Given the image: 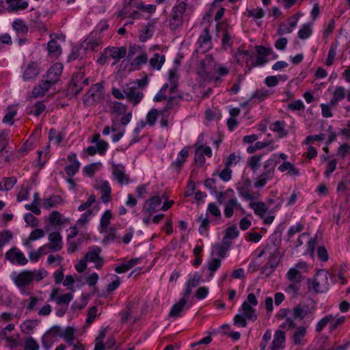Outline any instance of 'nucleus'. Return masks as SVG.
I'll return each instance as SVG.
<instances>
[{"label":"nucleus","mask_w":350,"mask_h":350,"mask_svg":"<svg viewBox=\"0 0 350 350\" xmlns=\"http://www.w3.org/2000/svg\"><path fill=\"white\" fill-rule=\"evenodd\" d=\"M16 178L12 176L4 178L0 183V191H9L12 189L16 183Z\"/></svg>","instance_id":"c756f323"},{"label":"nucleus","mask_w":350,"mask_h":350,"mask_svg":"<svg viewBox=\"0 0 350 350\" xmlns=\"http://www.w3.org/2000/svg\"><path fill=\"white\" fill-rule=\"evenodd\" d=\"M237 191L239 194L247 200H254L256 199L254 194L250 192L249 188L241 186L237 188Z\"/></svg>","instance_id":"de8ad7c7"},{"label":"nucleus","mask_w":350,"mask_h":350,"mask_svg":"<svg viewBox=\"0 0 350 350\" xmlns=\"http://www.w3.org/2000/svg\"><path fill=\"white\" fill-rule=\"evenodd\" d=\"M40 73V66L36 62H31L23 66V79L25 81L35 80Z\"/></svg>","instance_id":"39448f33"},{"label":"nucleus","mask_w":350,"mask_h":350,"mask_svg":"<svg viewBox=\"0 0 350 350\" xmlns=\"http://www.w3.org/2000/svg\"><path fill=\"white\" fill-rule=\"evenodd\" d=\"M269 95V91L267 90H256L250 98L252 99H257L258 102H261L265 100Z\"/></svg>","instance_id":"13d9d810"},{"label":"nucleus","mask_w":350,"mask_h":350,"mask_svg":"<svg viewBox=\"0 0 350 350\" xmlns=\"http://www.w3.org/2000/svg\"><path fill=\"white\" fill-rule=\"evenodd\" d=\"M126 105L120 102H115L111 108L112 111L118 116L123 115L126 112Z\"/></svg>","instance_id":"6e6d98bb"},{"label":"nucleus","mask_w":350,"mask_h":350,"mask_svg":"<svg viewBox=\"0 0 350 350\" xmlns=\"http://www.w3.org/2000/svg\"><path fill=\"white\" fill-rule=\"evenodd\" d=\"M312 33V28L310 24H304L298 31V36L299 38L304 40L309 38Z\"/></svg>","instance_id":"c03bdc74"},{"label":"nucleus","mask_w":350,"mask_h":350,"mask_svg":"<svg viewBox=\"0 0 350 350\" xmlns=\"http://www.w3.org/2000/svg\"><path fill=\"white\" fill-rule=\"evenodd\" d=\"M134 6L144 12L148 13H153L156 10V6L154 5H144L142 1L136 2Z\"/></svg>","instance_id":"5fc2aeb1"},{"label":"nucleus","mask_w":350,"mask_h":350,"mask_svg":"<svg viewBox=\"0 0 350 350\" xmlns=\"http://www.w3.org/2000/svg\"><path fill=\"white\" fill-rule=\"evenodd\" d=\"M239 206L236 199H230L226 203L224 209V215L226 217H230L234 213V208H237Z\"/></svg>","instance_id":"7c9ffc66"},{"label":"nucleus","mask_w":350,"mask_h":350,"mask_svg":"<svg viewBox=\"0 0 350 350\" xmlns=\"http://www.w3.org/2000/svg\"><path fill=\"white\" fill-rule=\"evenodd\" d=\"M79 167H80V163L75 162V163H71L70 165H67L65 167V172L68 176H72L78 172Z\"/></svg>","instance_id":"680f3d73"},{"label":"nucleus","mask_w":350,"mask_h":350,"mask_svg":"<svg viewBox=\"0 0 350 350\" xmlns=\"http://www.w3.org/2000/svg\"><path fill=\"white\" fill-rule=\"evenodd\" d=\"M113 175L118 183L121 185L129 183V176L125 174L123 167L113 165Z\"/></svg>","instance_id":"dca6fc26"},{"label":"nucleus","mask_w":350,"mask_h":350,"mask_svg":"<svg viewBox=\"0 0 350 350\" xmlns=\"http://www.w3.org/2000/svg\"><path fill=\"white\" fill-rule=\"evenodd\" d=\"M187 3L184 1L177 2L173 7L171 12L169 26L171 30L175 31L182 27L183 24V16L186 12Z\"/></svg>","instance_id":"f257e3e1"},{"label":"nucleus","mask_w":350,"mask_h":350,"mask_svg":"<svg viewBox=\"0 0 350 350\" xmlns=\"http://www.w3.org/2000/svg\"><path fill=\"white\" fill-rule=\"evenodd\" d=\"M47 50L50 55L57 57L62 53V48L57 42L51 39L47 44Z\"/></svg>","instance_id":"393cba45"},{"label":"nucleus","mask_w":350,"mask_h":350,"mask_svg":"<svg viewBox=\"0 0 350 350\" xmlns=\"http://www.w3.org/2000/svg\"><path fill=\"white\" fill-rule=\"evenodd\" d=\"M274 174V166H272L268 170H265V172H262L259 177V179L254 183V186L256 187H264L267 182L269 180H271Z\"/></svg>","instance_id":"6ab92c4d"},{"label":"nucleus","mask_w":350,"mask_h":350,"mask_svg":"<svg viewBox=\"0 0 350 350\" xmlns=\"http://www.w3.org/2000/svg\"><path fill=\"white\" fill-rule=\"evenodd\" d=\"M271 129L279 134L280 137L286 136L288 132L284 129V123L281 121H276L270 126Z\"/></svg>","instance_id":"72a5a7b5"},{"label":"nucleus","mask_w":350,"mask_h":350,"mask_svg":"<svg viewBox=\"0 0 350 350\" xmlns=\"http://www.w3.org/2000/svg\"><path fill=\"white\" fill-rule=\"evenodd\" d=\"M63 70V66L60 63H55L47 71L46 78L54 85L59 81Z\"/></svg>","instance_id":"9b49d317"},{"label":"nucleus","mask_w":350,"mask_h":350,"mask_svg":"<svg viewBox=\"0 0 350 350\" xmlns=\"http://www.w3.org/2000/svg\"><path fill=\"white\" fill-rule=\"evenodd\" d=\"M25 350H38L39 345L34 338L29 337L25 341Z\"/></svg>","instance_id":"69168bd1"},{"label":"nucleus","mask_w":350,"mask_h":350,"mask_svg":"<svg viewBox=\"0 0 350 350\" xmlns=\"http://www.w3.org/2000/svg\"><path fill=\"white\" fill-rule=\"evenodd\" d=\"M201 275L196 273L193 277L187 282V286L183 293L185 297H189L192 292V288L196 287L200 284Z\"/></svg>","instance_id":"aec40b11"},{"label":"nucleus","mask_w":350,"mask_h":350,"mask_svg":"<svg viewBox=\"0 0 350 350\" xmlns=\"http://www.w3.org/2000/svg\"><path fill=\"white\" fill-rule=\"evenodd\" d=\"M98 189H100L101 193L100 199L103 202L107 203L111 200V189L109 183L107 180H102L100 183Z\"/></svg>","instance_id":"f3484780"},{"label":"nucleus","mask_w":350,"mask_h":350,"mask_svg":"<svg viewBox=\"0 0 350 350\" xmlns=\"http://www.w3.org/2000/svg\"><path fill=\"white\" fill-rule=\"evenodd\" d=\"M189 156V152L186 149L181 150L178 155L176 160L173 162L172 165L176 167H181L183 163L186 161V159Z\"/></svg>","instance_id":"a19ab883"},{"label":"nucleus","mask_w":350,"mask_h":350,"mask_svg":"<svg viewBox=\"0 0 350 350\" xmlns=\"http://www.w3.org/2000/svg\"><path fill=\"white\" fill-rule=\"evenodd\" d=\"M8 5V10L10 12L25 10L28 7L27 1H21V0H6Z\"/></svg>","instance_id":"b1692460"},{"label":"nucleus","mask_w":350,"mask_h":350,"mask_svg":"<svg viewBox=\"0 0 350 350\" xmlns=\"http://www.w3.org/2000/svg\"><path fill=\"white\" fill-rule=\"evenodd\" d=\"M181 96H170L166 103L164 110L163 113H165L166 111L173 109L174 107L178 106L179 105L180 99H181Z\"/></svg>","instance_id":"49530a36"},{"label":"nucleus","mask_w":350,"mask_h":350,"mask_svg":"<svg viewBox=\"0 0 350 350\" xmlns=\"http://www.w3.org/2000/svg\"><path fill=\"white\" fill-rule=\"evenodd\" d=\"M165 61V57L164 55H160L158 53H154L153 57L149 60L150 65L152 68L160 70L163 66Z\"/></svg>","instance_id":"a878e982"},{"label":"nucleus","mask_w":350,"mask_h":350,"mask_svg":"<svg viewBox=\"0 0 350 350\" xmlns=\"http://www.w3.org/2000/svg\"><path fill=\"white\" fill-rule=\"evenodd\" d=\"M72 297V293H66L58 296L55 300L58 305H66L65 306H68Z\"/></svg>","instance_id":"3c124183"},{"label":"nucleus","mask_w":350,"mask_h":350,"mask_svg":"<svg viewBox=\"0 0 350 350\" xmlns=\"http://www.w3.org/2000/svg\"><path fill=\"white\" fill-rule=\"evenodd\" d=\"M333 316L332 314H329L323 318L321 321H319L316 327V332H321V330L330 322L331 320L333 319Z\"/></svg>","instance_id":"bf43d9fd"},{"label":"nucleus","mask_w":350,"mask_h":350,"mask_svg":"<svg viewBox=\"0 0 350 350\" xmlns=\"http://www.w3.org/2000/svg\"><path fill=\"white\" fill-rule=\"evenodd\" d=\"M83 79V74L77 73L74 75L70 81L67 90L66 95L73 96L77 95L83 89L81 80Z\"/></svg>","instance_id":"423d86ee"},{"label":"nucleus","mask_w":350,"mask_h":350,"mask_svg":"<svg viewBox=\"0 0 350 350\" xmlns=\"http://www.w3.org/2000/svg\"><path fill=\"white\" fill-rule=\"evenodd\" d=\"M154 30V25L153 23H150L146 25L143 33L139 36V39L142 42H146L148 39L152 37Z\"/></svg>","instance_id":"473e14b6"},{"label":"nucleus","mask_w":350,"mask_h":350,"mask_svg":"<svg viewBox=\"0 0 350 350\" xmlns=\"http://www.w3.org/2000/svg\"><path fill=\"white\" fill-rule=\"evenodd\" d=\"M187 297H185L184 294H183V297L179 301L173 305L168 314L170 317L176 318L181 316L182 312L187 303Z\"/></svg>","instance_id":"2eb2a0df"},{"label":"nucleus","mask_w":350,"mask_h":350,"mask_svg":"<svg viewBox=\"0 0 350 350\" xmlns=\"http://www.w3.org/2000/svg\"><path fill=\"white\" fill-rule=\"evenodd\" d=\"M133 61L131 62L132 66H141L142 64H145L148 61V56L146 52L144 51L137 55L135 58L132 59Z\"/></svg>","instance_id":"a18cd8bd"},{"label":"nucleus","mask_w":350,"mask_h":350,"mask_svg":"<svg viewBox=\"0 0 350 350\" xmlns=\"http://www.w3.org/2000/svg\"><path fill=\"white\" fill-rule=\"evenodd\" d=\"M316 309L314 304L311 307L306 305H298L293 309L294 319H304L308 314H312Z\"/></svg>","instance_id":"9d476101"},{"label":"nucleus","mask_w":350,"mask_h":350,"mask_svg":"<svg viewBox=\"0 0 350 350\" xmlns=\"http://www.w3.org/2000/svg\"><path fill=\"white\" fill-rule=\"evenodd\" d=\"M197 220L201 223L198 229L199 232L202 234L207 232L209 226V220L207 215H206L205 217H204L202 214L198 217Z\"/></svg>","instance_id":"58836bf2"},{"label":"nucleus","mask_w":350,"mask_h":350,"mask_svg":"<svg viewBox=\"0 0 350 350\" xmlns=\"http://www.w3.org/2000/svg\"><path fill=\"white\" fill-rule=\"evenodd\" d=\"M100 165L101 164L100 163L90 164L83 167V172L89 176L92 177Z\"/></svg>","instance_id":"338daca9"},{"label":"nucleus","mask_w":350,"mask_h":350,"mask_svg":"<svg viewBox=\"0 0 350 350\" xmlns=\"http://www.w3.org/2000/svg\"><path fill=\"white\" fill-rule=\"evenodd\" d=\"M286 278L291 282L300 284L303 279V275L297 269L291 268L287 272Z\"/></svg>","instance_id":"cd10ccee"},{"label":"nucleus","mask_w":350,"mask_h":350,"mask_svg":"<svg viewBox=\"0 0 350 350\" xmlns=\"http://www.w3.org/2000/svg\"><path fill=\"white\" fill-rule=\"evenodd\" d=\"M306 334V329L303 326L299 327L293 334V342L296 345H299L301 342V340Z\"/></svg>","instance_id":"f704fd0d"},{"label":"nucleus","mask_w":350,"mask_h":350,"mask_svg":"<svg viewBox=\"0 0 350 350\" xmlns=\"http://www.w3.org/2000/svg\"><path fill=\"white\" fill-rule=\"evenodd\" d=\"M280 258L281 256L280 255L279 250L278 249H277L274 252H273L270 255L267 261L268 265H271V267H275L276 269V267L280 263Z\"/></svg>","instance_id":"37998d69"},{"label":"nucleus","mask_w":350,"mask_h":350,"mask_svg":"<svg viewBox=\"0 0 350 350\" xmlns=\"http://www.w3.org/2000/svg\"><path fill=\"white\" fill-rule=\"evenodd\" d=\"M143 51L142 47L137 45L133 44L129 46V53L127 55V59L131 61L134 57L135 55H139L140 53Z\"/></svg>","instance_id":"8fccbe9b"},{"label":"nucleus","mask_w":350,"mask_h":350,"mask_svg":"<svg viewBox=\"0 0 350 350\" xmlns=\"http://www.w3.org/2000/svg\"><path fill=\"white\" fill-rule=\"evenodd\" d=\"M44 236V231L42 229H36L33 230L29 236L27 241L25 243V245L31 246L29 241H35L38 239L42 238Z\"/></svg>","instance_id":"ea45409f"},{"label":"nucleus","mask_w":350,"mask_h":350,"mask_svg":"<svg viewBox=\"0 0 350 350\" xmlns=\"http://www.w3.org/2000/svg\"><path fill=\"white\" fill-rule=\"evenodd\" d=\"M113 278V280L107 285V292L108 293H111L114 291L120 284V279L118 275H114Z\"/></svg>","instance_id":"774afa93"},{"label":"nucleus","mask_w":350,"mask_h":350,"mask_svg":"<svg viewBox=\"0 0 350 350\" xmlns=\"http://www.w3.org/2000/svg\"><path fill=\"white\" fill-rule=\"evenodd\" d=\"M312 287L317 293H322L328 289L327 273L319 271L316 273L312 282Z\"/></svg>","instance_id":"7ed1b4c3"},{"label":"nucleus","mask_w":350,"mask_h":350,"mask_svg":"<svg viewBox=\"0 0 350 350\" xmlns=\"http://www.w3.org/2000/svg\"><path fill=\"white\" fill-rule=\"evenodd\" d=\"M49 221L52 226H62L67 224L69 220L67 218L62 217L59 212L53 211L49 216Z\"/></svg>","instance_id":"a211bd4d"},{"label":"nucleus","mask_w":350,"mask_h":350,"mask_svg":"<svg viewBox=\"0 0 350 350\" xmlns=\"http://www.w3.org/2000/svg\"><path fill=\"white\" fill-rule=\"evenodd\" d=\"M100 252L101 249L99 247H94L92 250L85 254V260L96 263V267L100 268L103 264V259L99 256Z\"/></svg>","instance_id":"ddd939ff"},{"label":"nucleus","mask_w":350,"mask_h":350,"mask_svg":"<svg viewBox=\"0 0 350 350\" xmlns=\"http://www.w3.org/2000/svg\"><path fill=\"white\" fill-rule=\"evenodd\" d=\"M285 341V333L281 330H277L271 344V350H279L282 348V343Z\"/></svg>","instance_id":"4be33fe9"},{"label":"nucleus","mask_w":350,"mask_h":350,"mask_svg":"<svg viewBox=\"0 0 350 350\" xmlns=\"http://www.w3.org/2000/svg\"><path fill=\"white\" fill-rule=\"evenodd\" d=\"M75 329L72 327H67L65 331H62L61 337L69 345H73Z\"/></svg>","instance_id":"c9c22d12"},{"label":"nucleus","mask_w":350,"mask_h":350,"mask_svg":"<svg viewBox=\"0 0 350 350\" xmlns=\"http://www.w3.org/2000/svg\"><path fill=\"white\" fill-rule=\"evenodd\" d=\"M12 233L8 230H4L0 233V243L2 247L12 239Z\"/></svg>","instance_id":"864d4df0"},{"label":"nucleus","mask_w":350,"mask_h":350,"mask_svg":"<svg viewBox=\"0 0 350 350\" xmlns=\"http://www.w3.org/2000/svg\"><path fill=\"white\" fill-rule=\"evenodd\" d=\"M211 39L212 38L210 35L209 28L206 27L199 37L198 44H200V46L202 47L203 46L211 43Z\"/></svg>","instance_id":"4c0bfd02"},{"label":"nucleus","mask_w":350,"mask_h":350,"mask_svg":"<svg viewBox=\"0 0 350 350\" xmlns=\"http://www.w3.org/2000/svg\"><path fill=\"white\" fill-rule=\"evenodd\" d=\"M212 62L211 57H206L202 62L201 67L198 70V73L201 75L205 79L213 80L214 79L212 76L211 72L206 67V65Z\"/></svg>","instance_id":"412c9836"},{"label":"nucleus","mask_w":350,"mask_h":350,"mask_svg":"<svg viewBox=\"0 0 350 350\" xmlns=\"http://www.w3.org/2000/svg\"><path fill=\"white\" fill-rule=\"evenodd\" d=\"M35 272L31 271H23L18 274L14 273L12 278L15 284L19 287L28 286L34 279Z\"/></svg>","instance_id":"20e7f679"},{"label":"nucleus","mask_w":350,"mask_h":350,"mask_svg":"<svg viewBox=\"0 0 350 350\" xmlns=\"http://www.w3.org/2000/svg\"><path fill=\"white\" fill-rule=\"evenodd\" d=\"M85 49L90 51H95L99 46L100 42L98 40L93 39L92 38H88L85 41Z\"/></svg>","instance_id":"e2e57ef3"},{"label":"nucleus","mask_w":350,"mask_h":350,"mask_svg":"<svg viewBox=\"0 0 350 350\" xmlns=\"http://www.w3.org/2000/svg\"><path fill=\"white\" fill-rule=\"evenodd\" d=\"M13 29L18 33L25 34L28 31V27L22 19H16L12 23Z\"/></svg>","instance_id":"2f4dec72"},{"label":"nucleus","mask_w":350,"mask_h":350,"mask_svg":"<svg viewBox=\"0 0 350 350\" xmlns=\"http://www.w3.org/2000/svg\"><path fill=\"white\" fill-rule=\"evenodd\" d=\"M127 50L125 46L121 47H107L105 49V53L109 58L114 59L113 65L116 64L120 59L124 58L126 55Z\"/></svg>","instance_id":"0eeeda50"},{"label":"nucleus","mask_w":350,"mask_h":350,"mask_svg":"<svg viewBox=\"0 0 350 350\" xmlns=\"http://www.w3.org/2000/svg\"><path fill=\"white\" fill-rule=\"evenodd\" d=\"M241 309L243 310V315L249 321H256L257 316L255 314L254 309L247 302L244 301L242 304Z\"/></svg>","instance_id":"5701e85b"},{"label":"nucleus","mask_w":350,"mask_h":350,"mask_svg":"<svg viewBox=\"0 0 350 350\" xmlns=\"http://www.w3.org/2000/svg\"><path fill=\"white\" fill-rule=\"evenodd\" d=\"M5 258L10 260L12 263L15 261L18 265H25L27 263L28 260L24 256V254L18 251L16 248H12L5 253Z\"/></svg>","instance_id":"1a4fd4ad"},{"label":"nucleus","mask_w":350,"mask_h":350,"mask_svg":"<svg viewBox=\"0 0 350 350\" xmlns=\"http://www.w3.org/2000/svg\"><path fill=\"white\" fill-rule=\"evenodd\" d=\"M111 217L112 215L111 211H106L101 217L100 226L102 228H107L110 224V219H111Z\"/></svg>","instance_id":"0e129e2a"},{"label":"nucleus","mask_w":350,"mask_h":350,"mask_svg":"<svg viewBox=\"0 0 350 350\" xmlns=\"http://www.w3.org/2000/svg\"><path fill=\"white\" fill-rule=\"evenodd\" d=\"M53 85V83H51V81L46 79L41 81L38 85L33 87L31 92V96L34 98L43 96Z\"/></svg>","instance_id":"f8f14e48"},{"label":"nucleus","mask_w":350,"mask_h":350,"mask_svg":"<svg viewBox=\"0 0 350 350\" xmlns=\"http://www.w3.org/2000/svg\"><path fill=\"white\" fill-rule=\"evenodd\" d=\"M7 111L6 114L3 118V122L5 124L10 123V125H12L14 124L12 120L17 113V109L12 106H9L7 108Z\"/></svg>","instance_id":"e433bc0d"},{"label":"nucleus","mask_w":350,"mask_h":350,"mask_svg":"<svg viewBox=\"0 0 350 350\" xmlns=\"http://www.w3.org/2000/svg\"><path fill=\"white\" fill-rule=\"evenodd\" d=\"M123 92L127 100L134 106L139 104L144 97V93L135 83H127L123 88Z\"/></svg>","instance_id":"f03ea898"},{"label":"nucleus","mask_w":350,"mask_h":350,"mask_svg":"<svg viewBox=\"0 0 350 350\" xmlns=\"http://www.w3.org/2000/svg\"><path fill=\"white\" fill-rule=\"evenodd\" d=\"M50 243H48L49 250L51 252H57L62 250L63 241L61 234L59 231L51 232L48 237Z\"/></svg>","instance_id":"6e6552de"},{"label":"nucleus","mask_w":350,"mask_h":350,"mask_svg":"<svg viewBox=\"0 0 350 350\" xmlns=\"http://www.w3.org/2000/svg\"><path fill=\"white\" fill-rule=\"evenodd\" d=\"M49 141H54L57 145H59L62 141V136L60 133H58L54 129H51L49 132Z\"/></svg>","instance_id":"4d7b16f0"},{"label":"nucleus","mask_w":350,"mask_h":350,"mask_svg":"<svg viewBox=\"0 0 350 350\" xmlns=\"http://www.w3.org/2000/svg\"><path fill=\"white\" fill-rule=\"evenodd\" d=\"M38 324V322L37 320H27L23 323L22 332L29 334Z\"/></svg>","instance_id":"603ef678"},{"label":"nucleus","mask_w":350,"mask_h":350,"mask_svg":"<svg viewBox=\"0 0 350 350\" xmlns=\"http://www.w3.org/2000/svg\"><path fill=\"white\" fill-rule=\"evenodd\" d=\"M62 201L61 196H51L49 198L44 199L42 202V206L44 208L49 209L55 207L57 204H60Z\"/></svg>","instance_id":"c85d7f7f"},{"label":"nucleus","mask_w":350,"mask_h":350,"mask_svg":"<svg viewBox=\"0 0 350 350\" xmlns=\"http://www.w3.org/2000/svg\"><path fill=\"white\" fill-rule=\"evenodd\" d=\"M159 114L158 110L156 109H152L146 116L147 123L150 126H153L157 119Z\"/></svg>","instance_id":"052dcab7"},{"label":"nucleus","mask_w":350,"mask_h":350,"mask_svg":"<svg viewBox=\"0 0 350 350\" xmlns=\"http://www.w3.org/2000/svg\"><path fill=\"white\" fill-rule=\"evenodd\" d=\"M250 207L254 210L256 215L260 216L261 218H264L265 213L267 211L265 204L262 202H251Z\"/></svg>","instance_id":"bb28decb"},{"label":"nucleus","mask_w":350,"mask_h":350,"mask_svg":"<svg viewBox=\"0 0 350 350\" xmlns=\"http://www.w3.org/2000/svg\"><path fill=\"white\" fill-rule=\"evenodd\" d=\"M161 199L159 196H153L149 200H146L143 211L146 213L151 215L152 213L157 211V207L161 204Z\"/></svg>","instance_id":"4468645a"},{"label":"nucleus","mask_w":350,"mask_h":350,"mask_svg":"<svg viewBox=\"0 0 350 350\" xmlns=\"http://www.w3.org/2000/svg\"><path fill=\"white\" fill-rule=\"evenodd\" d=\"M261 158L262 157L260 155H254L249 159L247 165L251 167L253 172H256L260 167Z\"/></svg>","instance_id":"09e8293b"},{"label":"nucleus","mask_w":350,"mask_h":350,"mask_svg":"<svg viewBox=\"0 0 350 350\" xmlns=\"http://www.w3.org/2000/svg\"><path fill=\"white\" fill-rule=\"evenodd\" d=\"M55 340L56 339L51 336V335L48 332L44 333L42 337V344L46 350H49L52 347Z\"/></svg>","instance_id":"79ce46f5"}]
</instances>
